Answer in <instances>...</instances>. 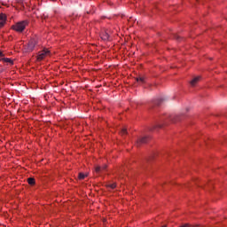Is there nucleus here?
Here are the masks:
<instances>
[{
	"label": "nucleus",
	"mask_w": 227,
	"mask_h": 227,
	"mask_svg": "<svg viewBox=\"0 0 227 227\" xmlns=\"http://www.w3.org/2000/svg\"><path fill=\"white\" fill-rule=\"evenodd\" d=\"M182 121V116L180 115H166L160 119V121L156 124L153 129H162V127L168 125L169 121L172 123H178Z\"/></svg>",
	"instance_id": "1"
},
{
	"label": "nucleus",
	"mask_w": 227,
	"mask_h": 227,
	"mask_svg": "<svg viewBox=\"0 0 227 227\" xmlns=\"http://www.w3.org/2000/svg\"><path fill=\"white\" fill-rule=\"evenodd\" d=\"M16 3L20 4V6H24V0H16Z\"/></svg>",
	"instance_id": "15"
},
{
	"label": "nucleus",
	"mask_w": 227,
	"mask_h": 227,
	"mask_svg": "<svg viewBox=\"0 0 227 227\" xmlns=\"http://www.w3.org/2000/svg\"><path fill=\"white\" fill-rule=\"evenodd\" d=\"M121 136L127 135V129L123 128V129L121 130Z\"/></svg>",
	"instance_id": "16"
},
{
	"label": "nucleus",
	"mask_w": 227,
	"mask_h": 227,
	"mask_svg": "<svg viewBox=\"0 0 227 227\" xmlns=\"http://www.w3.org/2000/svg\"><path fill=\"white\" fill-rule=\"evenodd\" d=\"M137 82H138L139 84H145V76H140L138 78H136Z\"/></svg>",
	"instance_id": "11"
},
{
	"label": "nucleus",
	"mask_w": 227,
	"mask_h": 227,
	"mask_svg": "<svg viewBox=\"0 0 227 227\" xmlns=\"http://www.w3.org/2000/svg\"><path fill=\"white\" fill-rule=\"evenodd\" d=\"M146 143H148V137H141L137 141V146H141V145H145Z\"/></svg>",
	"instance_id": "6"
},
{
	"label": "nucleus",
	"mask_w": 227,
	"mask_h": 227,
	"mask_svg": "<svg viewBox=\"0 0 227 227\" xmlns=\"http://www.w3.org/2000/svg\"><path fill=\"white\" fill-rule=\"evenodd\" d=\"M37 43H38V41L36 39H31L27 43V52H31L35 51V48L36 47Z\"/></svg>",
	"instance_id": "3"
},
{
	"label": "nucleus",
	"mask_w": 227,
	"mask_h": 227,
	"mask_svg": "<svg viewBox=\"0 0 227 227\" xmlns=\"http://www.w3.org/2000/svg\"><path fill=\"white\" fill-rule=\"evenodd\" d=\"M86 176H88V174H84L82 172L79 173L78 175L79 180H84Z\"/></svg>",
	"instance_id": "12"
},
{
	"label": "nucleus",
	"mask_w": 227,
	"mask_h": 227,
	"mask_svg": "<svg viewBox=\"0 0 227 227\" xmlns=\"http://www.w3.org/2000/svg\"><path fill=\"white\" fill-rule=\"evenodd\" d=\"M108 189H116V184H111L107 185Z\"/></svg>",
	"instance_id": "14"
},
{
	"label": "nucleus",
	"mask_w": 227,
	"mask_h": 227,
	"mask_svg": "<svg viewBox=\"0 0 227 227\" xmlns=\"http://www.w3.org/2000/svg\"><path fill=\"white\" fill-rule=\"evenodd\" d=\"M27 24H29L27 20L18 22L14 26H12V29H14V31H17L18 33H22V31L26 29V26H27Z\"/></svg>",
	"instance_id": "2"
},
{
	"label": "nucleus",
	"mask_w": 227,
	"mask_h": 227,
	"mask_svg": "<svg viewBox=\"0 0 227 227\" xmlns=\"http://www.w3.org/2000/svg\"><path fill=\"white\" fill-rule=\"evenodd\" d=\"M0 61H4V63H9L10 65H13V60L9 58H2Z\"/></svg>",
	"instance_id": "10"
},
{
	"label": "nucleus",
	"mask_w": 227,
	"mask_h": 227,
	"mask_svg": "<svg viewBox=\"0 0 227 227\" xmlns=\"http://www.w3.org/2000/svg\"><path fill=\"white\" fill-rule=\"evenodd\" d=\"M4 57V54L3 53V51H0V58Z\"/></svg>",
	"instance_id": "17"
},
{
	"label": "nucleus",
	"mask_w": 227,
	"mask_h": 227,
	"mask_svg": "<svg viewBox=\"0 0 227 227\" xmlns=\"http://www.w3.org/2000/svg\"><path fill=\"white\" fill-rule=\"evenodd\" d=\"M100 38L103 42H109V40H111V35H109L107 30H103L100 34Z\"/></svg>",
	"instance_id": "5"
},
{
	"label": "nucleus",
	"mask_w": 227,
	"mask_h": 227,
	"mask_svg": "<svg viewBox=\"0 0 227 227\" xmlns=\"http://www.w3.org/2000/svg\"><path fill=\"white\" fill-rule=\"evenodd\" d=\"M176 40H180V36L175 35Z\"/></svg>",
	"instance_id": "18"
},
{
	"label": "nucleus",
	"mask_w": 227,
	"mask_h": 227,
	"mask_svg": "<svg viewBox=\"0 0 227 227\" xmlns=\"http://www.w3.org/2000/svg\"><path fill=\"white\" fill-rule=\"evenodd\" d=\"M4 24H6V16L4 14L0 15V29L1 27H4Z\"/></svg>",
	"instance_id": "8"
},
{
	"label": "nucleus",
	"mask_w": 227,
	"mask_h": 227,
	"mask_svg": "<svg viewBox=\"0 0 227 227\" xmlns=\"http://www.w3.org/2000/svg\"><path fill=\"white\" fill-rule=\"evenodd\" d=\"M27 182H28L29 185H35V178H33V177H29L27 179Z\"/></svg>",
	"instance_id": "13"
},
{
	"label": "nucleus",
	"mask_w": 227,
	"mask_h": 227,
	"mask_svg": "<svg viewBox=\"0 0 227 227\" xmlns=\"http://www.w3.org/2000/svg\"><path fill=\"white\" fill-rule=\"evenodd\" d=\"M51 51L49 50H43L42 51H39L37 56V60L42 61V59H45L46 56H49Z\"/></svg>",
	"instance_id": "4"
},
{
	"label": "nucleus",
	"mask_w": 227,
	"mask_h": 227,
	"mask_svg": "<svg viewBox=\"0 0 227 227\" xmlns=\"http://www.w3.org/2000/svg\"><path fill=\"white\" fill-rule=\"evenodd\" d=\"M107 169V165H104L103 167H96L95 171L96 173H104Z\"/></svg>",
	"instance_id": "9"
},
{
	"label": "nucleus",
	"mask_w": 227,
	"mask_h": 227,
	"mask_svg": "<svg viewBox=\"0 0 227 227\" xmlns=\"http://www.w3.org/2000/svg\"><path fill=\"white\" fill-rule=\"evenodd\" d=\"M200 81H201V76H196L190 82V84L192 88H194V86H196Z\"/></svg>",
	"instance_id": "7"
}]
</instances>
